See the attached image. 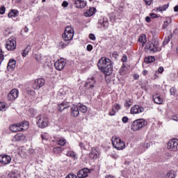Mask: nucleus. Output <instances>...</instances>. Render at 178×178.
Segmentation results:
<instances>
[{
	"label": "nucleus",
	"instance_id": "nucleus-52",
	"mask_svg": "<svg viewBox=\"0 0 178 178\" xmlns=\"http://www.w3.org/2000/svg\"><path fill=\"white\" fill-rule=\"evenodd\" d=\"M89 38L90 40H92V41H95V40H97V38H95V35L90 33L89 35Z\"/></svg>",
	"mask_w": 178,
	"mask_h": 178
},
{
	"label": "nucleus",
	"instance_id": "nucleus-54",
	"mask_svg": "<svg viewBox=\"0 0 178 178\" xmlns=\"http://www.w3.org/2000/svg\"><path fill=\"white\" fill-rule=\"evenodd\" d=\"M122 122L123 123H127V122H129V118H127V117H123L122 118Z\"/></svg>",
	"mask_w": 178,
	"mask_h": 178
},
{
	"label": "nucleus",
	"instance_id": "nucleus-20",
	"mask_svg": "<svg viewBox=\"0 0 178 178\" xmlns=\"http://www.w3.org/2000/svg\"><path fill=\"white\" fill-rule=\"evenodd\" d=\"M153 101L155 102V104H157L158 105H161L163 102V99L161 97V95L159 94H156L153 95Z\"/></svg>",
	"mask_w": 178,
	"mask_h": 178
},
{
	"label": "nucleus",
	"instance_id": "nucleus-36",
	"mask_svg": "<svg viewBox=\"0 0 178 178\" xmlns=\"http://www.w3.org/2000/svg\"><path fill=\"white\" fill-rule=\"evenodd\" d=\"M138 105H135L131 108V115H137V113L138 112V111L137 110L138 108Z\"/></svg>",
	"mask_w": 178,
	"mask_h": 178
},
{
	"label": "nucleus",
	"instance_id": "nucleus-12",
	"mask_svg": "<svg viewBox=\"0 0 178 178\" xmlns=\"http://www.w3.org/2000/svg\"><path fill=\"white\" fill-rule=\"evenodd\" d=\"M19 97V90L17 89H13L8 95V101H15Z\"/></svg>",
	"mask_w": 178,
	"mask_h": 178
},
{
	"label": "nucleus",
	"instance_id": "nucleus-63",
	"mask_svg": "<svg viewBox=\"0 0 178 178\" xmlns=\"http://www.w3.org/2000/svg\"><path fill=\"white\" fill-rule=\"evenodd\" d=\"M79 147L81 149H86V146H84V143H79Z\"/></svg>",
	"mask_w": 178,
	"mask_h": 178
},
{
	"label": "nucleus",
	"instance_id": "nucleus-8",
	"mask_svg": "<svg viewBox=\"0 0 178 178\" xmlns=\"http://www.w3.org/2000/svg\"><path fill=\"white\" fill-rule=\"evenodd\" d=\"M6 48L8 51H15L16 49V38L11 37L8 38L6 42Z\"/></svg>",
	"mask_w": 178,
	"mask_h": 178
},
{
	"label": "nucleus",
	"instance_id": "nucleus-34",
	"mask_svg": "<svg viewBox=\"0 0 178 178\" xmlns=\"http://www.w3.org/2000/svg\"><path fill=\"white\" fill-rule=\"evenodd\" d=\"M79 112H81V113H86L87 112V106H84L83 104H80L78 106Z\"/></svg>",
	"mask_w": 178,
	"mask_h": 178
},
{
	"label": "nucleus",
	"instance_id": "nucleus-38",
	"mask_svg": "<svg viewBox=\"0 0 178 178\" xmlns=\"http://www.w3.org/2000/svg\"><path fill=\"white\" fill-rule=\"evenodd\" d=\"M138 41L139 42H141V44H145V42H147V38L145 37V35H140Z\"/></svg>",
	"mask_w": 178,
	"mask_h": 178
},
{
	"label": "nucleus",
	"instance_id": "nucleus-11",
	"mask_svg": "<svg viewBox=\"0 0 178 178\" xmlns=\"http://www.w3.org/2000/svg\"><path fill=\"white\" fill-rule=\"evenodd\" d=\"M54 66L56 70H63L65 66H66V61L63 58H60L54 63Z\"/></svg>",
	"mask_w": 178,
	"mask_h": 178
},
{
	"label": "nucleus",
	"instance_id": "nucleus-62",
	"mask_svg": "<svg viewBox=\"0 0 178 178\" xmlns=\"http://www.w3.org/2000/svg\"><path fill=\"white\" fill-rule=\"evenodd\" d=\"M144 1H145V2L146 5L149 6V5H151V3H152V1H153V0H144Z\"/></svg>",
	"mask_w": 178,
	"mask_h": 178
},
{
	"label": "nucleus",
	"instance_id": "nucleus-31",
	"mask_svg": "<svg viewBox=\"0 0 178 178\" xmlns=\"http://www.w3.org/2000/svg\"><path fill=\"white\" fill-rule=\"evenodd\" d=\"M65 95H66V93L63 92V89H60L58 93L57 98L58 99H63V98H65Z\"/></svg>",
	"mask_w": 178,
	"mask_h": 178
},
{
	"label": "nucleus",
	"instance_id": "nucleus-44",
	"mask_svg": "<svg viewBox=\"0 0 178 178\" xmlns=\"http://www.w3.org/2000/svg\"><path fill=\"white\" fill-rule=\"evenodd\" d=\"M118 111L115 110V108H113H113H111V110L110 111V112H109V115L110 116H115V115H116V113H117Z\"/></svg>",
	"mask_w": 178,
	"mask_h": 178
},
{
	"label": "nucleus",
	"instance_id": "nucleus-57",
	"mask_svg": "<svg viewBox=\"0 0 178 178\" xmlns=\"http://www.w3.org/2000/svg\"><path fill=\"white\" fill-rule=\"evenodd\" d=\"M6 8L5 7H1L0 8V15H3L5 13Z\"/></svg>",
	"mask_w": 178,
	"mask_h": 178
},
{
	"label": "nucleus",
	"instance_id": "nucleus-14",
	"mask_svg": "<svg viewBox=\"0 0 178 178\" xmlns=\"http://www.w3.org/2000/svg\"><path fill=\"white\" fill-rule=\"evenodd\" d=\"M70 105H72V103H70V102L65 100L62 103L58 104V109L59 112H62L63 111H65V109H67V108H69Z\"/></svg>",
	"mask_w": 178,
	"mask_h": 178
},
{
	"label": "nucleus",
	"instance_id": "nucleus-33",
	"mask_svg": "<svg viewBox=\"0 0 178 178\" xmlns=\"http://www.w3.org/2000/svg\"><path fill=\"white\" fill-rule=\"evenodd\" d=\"M145 63H152L153 62H155V57L154 56H147L145 58Z\"/></svg>",
	"mask_w": 178,
	"mask_h": 178
},
{
	"label": "nucleus",
	"instance_id": "nucleus-3",
	"mask_svg": "<svg viewBox=\"0 0 178 178\" xmlns=\"http://www.w3.org/2000/svg\"><path fill=\"white\" fill-rule=\"evenodd\" d=\"M36 124L39 129H45L49 124V120H48V117L46 115H40L36 117Z\"/></svg>",
	"mask_w": 178,
	"mask_h": 178
},
{
	"label": "nucleus",
	"instance_id": "nucleus-18",
	"mask_svg": "<svg viewBox=\"0 0 178 178\" xmlns=\"http://www.w3.org/2000/svg\"><path fill=\"white\" fill-rule=\"evenodd\" d=\"M98 24H99L100 27H102L104 30H106V29L109 27V22H108V19L104 18L99 19Z\"/></svg>",
	"mask_w": 178,
	"mask_h": 178
},
{
	"label": "nucleus",
	"instance_id": "nucleus-19",
	"mask_svg": "<svg viewBox=\"0 0 178 178\" xmlns=\"http://www.w3.org/2000/svg\"><path fill=\"white\" fill-rule=\"evenodd\" d=\"M71 115L73 118H76L79 115H80V111L79 110V106L73 105L71 107Z\"/></svg>",
	"mask_w": 178,
	"mask_h": 178
},
{
	"label": "nucleus",
	"instance_id": "nucleus-27",
	"mask_svg": "<svg viewBox=\"0 0 178 178\" xmlns=\"http://www.w3.org/2000/svg\"><path fill=\"white\" fill-rule=\"evenodd\" d=\"M169 8V4H165L156 8V12H165Z\"/></svg>",
	"mask_w": 178,
	"mask_h": 178
},
{
	"label": "nucleus",
	"instance_id": "nucleus-48",
	"mask_svg": "<svg viewBox=\"0 0 178 178\" xmlns=\"http://www.w3.org/2000/svg\"><path fill=\"white\" fill-rule=\"evenodd\" d=\"M113 107L114 108H115V111H116L117 112H118V111H120V109H121V106H120V105L119 104H114V105L113 106Z\"/></svg>",
	"mask_w": 178,
	"mask_h": 178
},
{
	"label": "nucleus",
	"instance_id": "nucleus-56",
	"mask_svg": "<svg viewBox=\"0 0 178 178\" xmlns=\"http://www.w3.org/2000/svg\"><path fill=\"white\" fill-rule=\"evenodd\" d=\"M172 120H175V122H178V115H175L172 116Z\"/></svg>",
	"mask_w": 178,
	"mask_h": 178
},
{
	"label": "nucleus",
	"instance_id": "nucleus-59",
	"mask_svg": "<svg viewBox=\"0 0 178 178\" xmlns=\"http://www.w3.org/2000/svg\"><path fill=\"white\" fill-rule=\"evenodd\" d=\"M149 16L152 19H156V17H158V15L154 13L150 14Z\"/></svg>",
	"mask_w": 178,
	"mask_h": 178
},
{
	"label": "nucleus",
	"instance_id": "nucleus-1",
	"mask_svg": "<svg viewBox=\"0 0 178 178\" xmlns=\"http://www.w3.org/2000/svg\"><path fill=\"white\" fill-rule=\"evenodd\" d=\"M97 67L105 74V76H109L113 70V65L110 59L106 58H101L97 63Z\"/></svg>",
	"mask_w": 178,
	"mask_h": 178
},
{
	"label": "nucleus",
	"instance_id": "nucleus-25",
	"mask_svg": "<svg viewBox=\"0 0 178 178\" xmlns=\"http://www.w3.org/2000/svg\"><path fill=\"white\" fill-rule=\"evenodd\" d=\"M10 130L13 133H17V131H22V129L19 127V124H15L10 126Z\"/></svg>",
	"mask_w": 178,
	"mask_h": 178
},
{
	"label": "nucleus",
	"instance_id": "nucleus-43",
	"mask_svg": "<svg viewBox=\"0 0 178 178\" xmlns=\"http://www.w3.org/2000/svg\"><path fill=\"white\" fill-rule=\"evenodd\" d=\"M68 45L69 43L67 41L60 42V47H61L62 49H63V48H66Z\"/></svg>",
	"mask_w": 178,
	"mask_h": 178
},
{
	"label": "nucleus",
	"instance_id": "nucleus-50",
	"mask_svg": "<svg viewBox=\"0 0 178 178\" xmlns=\"http://www.w3.org/2000/svg\"><path fill=\"white\" fill-rule=\"evenodd\" d=\"M41 138L42 140H44L45 141H47V140H48V134H42L41 135Z\"/></svg>",
	"mask_w": 178,
	"mask_h": 178
},
{
	"label": "nucleus",
	"instance_id": "nucleus-45",
	"mask_svg": "<svg viewBox=\"0 0 178 178\" xmlns=\"http://www.w3.org/2000/svg\"><path fill=\"white\" fill-rule=\"evenodd\" d=\"M137 111H138V113H143V112H144V107L140 105H138Z\"/></svg>",
	"mask_w": 178,
	"mask_h": 178
},
{
	"label": "nucleus",
	"instance_id": "nucleus-47",
	"mask_svg": "<svg viewBox=\"0 0 178 178\" xmlns=\"http://www.w3.org/2000/svg\"><path fill=\"white\" fill-rule=\"evenodd\" d=\"M141 147L143 148H149L151 147V145L148 143H143L140 144Z\"/></svg>",
	"mask_w": 178,
	"mask_h": 178
},
{
	"label": "nucleus",
	"instance_id": "nucleus-42",
	"mask_svg": "<svg viewBox=\"0 0 178 178\" xmlns=\"http://www.w3.org/2000/svg\"><path fill=\"white\" fill-rule=\"evenodd\" d=\"M58 145L63 147L66 145V139H60L58 142Z\"/></svg>",
	"mask_w": 178,
	"mask_h": 178
},
{
	"label": "nucleus",
	"instance_id": "nucleus-24",
	"mask_svg": "<svg viewBox=\"0 0 178 178\" xmlns=\"http://www.w3.org/2000/svg\"><path fill=\"white\" fill-rule=\"evenodd\" d=\"M18 126L19 127V129H21V131H23V130H27L29 129V122L24 121L21 123H18Z\"/></svg>",
	"mask_w": 178,
	"mask_h": 178
},
{
	"label": "nucleus",
	"instance_id": "nucleus-5",
	"mask_svg": "<svg viewBox=\"0 0 178 178\" xmlns=\"http://www.w3.org/2000/svg\"><path fill=\"white\" fill-rule=\"evenodd\" d=\"M112 144L114 148L118 150L124 149V148H126V144L118 136L113 137Z\"/></svg>",
	"mask_w": 178,
	"mask_h": 178
},
{
	"label": "nucleus",
	"instance_id": "nucleus-51",
	"mask_svg": "<svg viewBox=\"0 0 178 178\" xmlns=\"http://www.w3.org/2000/svg\"><path fill=\"white\" fill-rule=\"evenodd\" d=\"M35 58L38 62H42V57L40 55H36Z\"/></svg>",
	"mask_w": 178,
	"mask_h": 178
},
{
	"label": "nucleus",
	"instance_id": "nucleus-9",
	"mask_svg": "<svg viewBox=\"0 0 178 178\" xmlns=\"http://www.w3.org/2000/svg\"><path fill=\"white\" fill-rule=\"evenodd\" d=\"M167 148L170 151H178V140L172 139L168 143Z\"/></svg>",
	"mask_w": 178,
	"mask_h": 178
},
{
	"label": "nucleus",
	"instance_id": "nucleus-22",
	"mask_svg": "<svg viewBox=\"0 0 178 178\" xmlns=\"http://www.w3.org/2000/svg\"><path fill=\"white\" fill-rule=\"evenodd\" d=\"M97 12V9L94 7H90L89 9L86 10V12L84 13L85 16L86 17H90L92 16Z\"/></svg>",
	"mask_w": 178,
	"mask_h": 178
},
{
	"label": "nucleus",
	"instance_id": "nucleus-28",
	"mask_svg": "<svg viewBox=\"0 0 178 178\" xmlns=\"http://www.w3.org/2000/svg\"><path fill=\"white\" fill-rule=\"evenodd\" d=\"M19 15V11L17 10H12L11 12L8 13V17H17Z\"/></svg>",
	"mask_w": 178,
	"mask_h": 178
},
{
	"label": "nucleus",
	"instance_id": "nucleus-16",
	"mask_svg": "<svg viewBox=\"0 0 178 178\" xmlns=\"http://www.w3.org/2000/svg\"><path fill=\"white\" fill-rule=\"evenodd\" d=\"M90 173V170L88 168H83L77 172V177L79 178H86L88 176Z\"/></svg>",
	"mask_w": 178,
	"mask_h": 178
},
{
	"label": "nucleus",
	"instance_id": "nucleus-17",
	"mask_svg": "<svg viewBox=\"0 0 178 178\" xmlns=\"http://www.w3.org/2000/svg\"><path fill=\"white\" fill-rule=\"evenodd\" d=\"M98 156H99V150H98V148H92L90 153L89 154L90 159H97Z\"/></svg>",
	"mask_w": 178,
	"mask_h": 178
},
{
	"label": "nucleus",
	"instance_id": "nucleus-13",
	"mask_svg": "<svg viewBox=\"0 0 178 178\" xmlns=\"http://www.w3.org/2000/svg\"><path fill=\"white\" fill-rule=\"evenodd\" d=\"M12 161V158L8 155H0V163L3 165H9Z\"/></svg>",
	"mask_w": 178,
	"mask_h": 178
},
{
	"label": "nucleus",
	"instance_id": "nucleus-46",
	"mask_svg": "<svg viewBox=\"0 0 178 178\" xmlns=\"http://www.w3.org/2000/svg\"><path fill=\"white\" fill-rule=\"evenodd\" d=\"M170 95L175 96L176 95V88H171L170 89Z\"/></svg>",
	"mask_w": 178,
	"mask_h": 178
},
{
	"label": "nucleus",
	"instance_id": "nucleus-29",
	"mask_svg": "<svg viewBox=\"0 0 178 178\" xmlns=\"http://www.w3.org/2000/svg\"><path fill=\"white\" fill-rule=\"evenodd\" d=\"M7 178H20L19 173H16L13 171H11L8 175Z\"/></svg>",
	"mask_w": 178,
	"mask_h": 178
},
{
	"label": "nucleus",
	"instance_id": "nucleus-41",
	"mask_svg": "<svg viewBox=\"0 0 178 178\" xmlns=\"http://www.w3.org/2000/svg\"><path fill=\"white\" fill-rule=\"evenodd\" d=\"M172 38V35H168L167 37H165V38L163 40V44H169V41H170V39Z\"/></svg>",
	"mask_w": 178,
	"mask_h": 178
},
{
	"label": "nucleus",
	"instance_id": "nucleus-64",
	"mask_svg": "<svg viewBox=\"0 0 178 178\" xmlns=\"http://www.w3.org/2000/svg\"><path fill=\"white\" fill-rule=\"evenodd\" d=\"M163 67H159V69H158V72L159 73H163Z\"/></svg>",
	"mask_w": 178,
	"mask_h": 178
},
{
	"label": "nucleus",
	"instance_id": "nucleus-39",
	"mask_svg": "<svg viewBox=\"0 0 178 178\" xmlns=\"http://www.w3.org/2000/svg\"><path fill=\"white\" fill-rule=\"evenodd\" d=\"M131 105H133V102L131 99H127L125 100L124 106H126V108H130Z\"/></svg>",
	"mask_w": 178,
	"mask_h": 178
},
{
	"label": "nucleus",
	"instance_id": "nucleus-55",
	"mask_svg": "<svg viewBox=\"0 0 178 178\" xmlns=\"http://www.w3.org/2000/svg\"><path fill=\"white\" fill-rule=\"evenodd\" d=\"M115 10L118 13H122L123 12V7H119L118 8L115 9Z\"/></svg>",
	"mask_w": 178,
	"mask_h": 178
},
{
	"label": "nucleus",
	"instance_id": "nucleus-58",
	"mask_svg": "<svg viewBox=\"0 0 178 178\" xmlns=\"http://www.w3.org/2000/svg\"><path fill=\"white\" fill-rule=\"evenodd\" d=\"M122 62H127V56L124 55L121 59Z\"/></svg>",
	"mask_w": 178,
	"mask_h": 178
},
{
	"label": "nucleus",
	"instance_id": "nucleus-40",
	"mask_svg": "<svg viewBox=\"0 0 178 178\" xmlns=\"http://www.w3.org/2000/svg\"><path fill=\"white\" fill-rule=\"evenodd\" d=\"M8 109V106H6V103L0 102V111H6Z\"/></svg>",
	"mask_w": 178,
	"mask_h": 178
},
{
	"label": "nucleus",
	"instance_id": "nucleus-15",
	"mask_svg": "<svg viewBox=\"0 0 178 178\" xmlns=\"http://www.w3.org/2000/svg\"><path fill=\"white\" fill-rule=\"evenodd\" d=\"M73 2L75 5V8H77L78 9H83V8H86L87 5V2L83 0H73Z\"/></svg>",
	"mask_w": 178,
	"mask_h": 178
},
{
	"label": "nucleus",
	"instance_id": "nucleus-37",
	"mask_svg": "<svg viewBox=\"0 0 178 178\" xmlns=\"http://www.w3.org/2000/svg\"><path fill=\"white\" fill-rule=\"evenodd\" d=\"M63 151V148L62 147H56L53 149V152L54 154H60Z\"/></svg>",
	"mask_w": 178,
	"mask_h": 178
},
{
	"label": "nucleus",
	"instance_id": "nucleus-53",
	"mask_svg": "<svg viewBox=\"0 0 178 178\" xmlns=\"http://www.w3.org/2000/svg\"><path fill=\"white\" fill-rule=\"evenodd\" d=\"M65 178H77V176H76L73 173H71V174H69L68 175H67L65 177Z\"/></svg>",
	"mask_w": 178,
	"mask_h": 178
},
{
	"label": "nucleus",
	"instance_id": "nucleus-49",
	"mask_svg": "<svg viewBox=\"0 0 178 178\" xmlns=\"http://www.w3.org/2000/svg\"><path fill=\"white\" fill-rule=\"evenodd\" d=\"M3 59H5V57L3 56V54H2V49H1L0 50V65L2 64Z\"/></svg>",
	"mask_w": 178,
	"mask_h": 178
},
{
	"label": "nucleus",
	"instance_id": "nucleus-30",
	"mask_svg": "<svg viewBox=\"0 0 178 178\" xmlns=\"http://www.w3.org/2000/svg\"><path fill=\"white\" fill-rule=\"evenodd\" d=\"M165 178H176V172L174 170L169 171L165 175Z\"/></svg>",
	"mask_w": 178,
	"mask_h": 178
},
{
	"label": "nucleus",
	"instance_id": "nucleus-32",
	"mask_svg": "<svg viewBox=\"0 0 178 178\" xmlns=\"http://www.w3.org/2000/svg\"><path fill=\"white\" fill-rule=\"evenodd\" d=\"M30 51H31V47L27 46L26 48L22 52V56H24V58H26V56L29 55V53L30 52Z\"/></svg>",
	"mask_w": 178,
	"mask_h": 178
},
{
	"label": "nucleus",
	"instance_id": "nucleus-61",
	"mask_svg": "<svg viewBox=\"0 0 178 178\" xmlns=\"http://www.w3.org/2000/svg\"><path fill=\"white\" fill-rule=\"evenodd\" d=\"M67 5H69V3H67V1H63L62 3V6H63L64 8H67Z\"/></svg>",
	"mask_w": 178,
	"mask_h": 178
},
{
	"label": "nucleus",
	"instance_id": "nucleus-26",
	"mask_svg": "<svg viewBox=\"0 0 178 178\" xmlns=\"http://www.w3.org/2000/svg\"><path fill=\"white\" fill-rule=\"evenodd\" d=\"M170 23H172V18H170V17H167L163 22L162 29H167Z\"/></svg>",
	"mask_w": 178,
	"mask_h": 178
},
{
	"label": "nucleus",
	"instance_id": "nucleus-10",
	"mask_svg": "<svg viewBox=\"0 0 178 178\" xmlns=\"http://www.w3.org/2000/svg\"><path fill=\"white\" fill-rule=\"evenodd\" d=\"M45 84V80L44 79H38L33 82L32 87L33 90H40L42 86Z\"/></svg>",
	"mask_w": 178,
	"mask_h": 178
},
{
	"label": "nucleus",
	"instance_id": "nucleus-60",
	"mask_svg": "<svg viewBox=\"0 0 178 178\" xmlns=\"http://www.w3.org/2000/svg\"><path fill=\"white\" fill-rule=\"evenodd\" d=\"M86 49H87V51H92V45L88 44Z\"/></svg>",
	"mask_w": 178,
	"mask_h": 178
},
{
	"label": "nucleus",
	"instance_id": "nucleus-21",
	"mask_svg": "<svg viewBox=\"0 0 178 178\" xmlns=\"http://www.w3.org/2000/svg\"><path fill=\"white\" fill-rule=\"evenodd\" d=\"M15 67H16V60L12 58L10 59L7 66L8 70H14Z\"/></svg>",
	"mask_w": 178,
	"mask_h": 178
},
{
	"label": "nucleus",
	"instance_id": "nucleus-4",
	"mask_svg": "<svg viewBox=\"0 0 178 178\" xmlns=\"http://www.w3.org/2000/svg\"><path fill=\"white\" fill-rule=\"evenodd\" d=\"M147 124V121L145 119H138L134 120L131 124V129L134 131H138V130H141V129H144Z\"/></svg>",
	"mask_w": 178,
	"mask_h": 178
},
{
	"label": "nucleus",
	"instance_id": "nucleus-35",
	"mask_svg": "<svg viewBox=\"0 0 178 178\" xmlns=\"http://www.w3.org/2000/svg\"><path fill=\"white\" fill-rule=\"evenodd\" d=\"M67 156H70V158H73V159H77V155L76 154V152L73 151H70L66 154Z\"/></svg>",
	"mask_w": 178,
	"mask_h": 178
},
{
	"label": "nucleus",
	"instance_id": "nucleus-7",
	"mask_svg": "<svg viewBox=\"0 0 178 178\" xmlns=\"http://www.w3.org/2000/svg\"><path fill=\"white\" fill-rule=\"evenodd\" d=\"M95 86H97V81L94 77H92L86 81L84 87L87 91H89V92H92Z\"/></svg>",
	"mask_w": 178,
	"mask_h": 178
},
{
	"label": "nucleus",
	"instance_id": "nucleus-6",
	"mask_svg": "<svg viewBox=\"0 0 178 178\" xmlns=\"http://www.w3.org/2000/svg\"><path fill=\"white\" fill-rule=\"evenodd\" d=\"M73 37H74V29L72 26H67L65 27L64 33L63 34V38L65 41H70L73 40Z\"/></svg>",
	"mask_w": 178,
	"mask_h": 178
},
{
	"label": "nucleus",
	"instance_id": "nucleus-2",
	"mask_svg": "<svg viewBox=\"0 0 178 178\" xmlns=\"http://www.w3.org/2000/svg\"><path fill=\"white\" fill-rule=\"evenodd\" d=\"M146 49H149V52H159L162 50V47L159 44V40L156 39H153L152 42H149L147 43Z\"/></svg>",
	"mask_w": 178,
	"mask_h": 178
},
{
	"label": "nucleus",
	"instance_id": "nucleus-23",
	"mask_svg": "<svg viewBox=\"0 0 178 178\" xmlns=\"http://www.w3.org/2000/svg\"><path fill=\"white\" fill-rule=\"evenodd\" d=\"M26 136L23 134H17L13 138V141H24Z\"/></svg>",
	"mask_w": 178,
	"mask_h": 178
}]
</instances>
